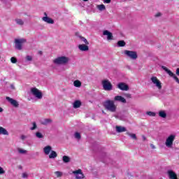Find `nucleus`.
I'll list each match as a JSON object with an SVG mask.
<instances>
[{
    "instance_id": "50",
    "label": "nucleus",
    "mask_w": 179,
    "mask_h": 179,
    "mask_svg": "<svg viewBox=\"0 0 179 179\" xmlns=\"http://www.w3.org/2000/svg\"><path fill=\"white\" fill-rule=\"evenodd\" d=\"M38 54L39 55H43V51H41V50L38 51Z\"/></svg>"
},
{
    "instance_id": "19",
    "label": "nucleus",
    "mask_w": 179,
    "mask_h": 179,
    "mask_svg": "<svg viewBox=\"0 0 179 179\" xmlns=\"http://www.w3.org/2000/svg\"><path fill=\"white\" fill-rule=\"evenodd\" d=\"M103 36H107L108 40H113V34L108 30H105L103 32Z\"/></svg>"
},
{
    "instance_id": "48",
    "label": "nucleus",
    "mask_w": 179,
    "mask_h": 179,
    "mask_svg": "<svg viewBox=\"0 0 179 179\" xmlns=\"http://www.w3.org/2000/svg\"><path fill=\"white\" fill-rule=\"evenodd\" d=\"M176 75L179 76V68L176 69Z\"/></svg>"
},
{
    "instance_id": "14",
    "label": "nucleus",
    "mask_w": 179,
    "mask_h": 179,
    "mask_svg": "<svg viewBox=\"0 0 179 179\" xmlns=\"http://www.w3.org/2000/svg\"><path fill=\"white\" fill-rule=\"evenodd\" d=\"M115 101H120V103H127V99L122 96H115L114 98Z\"/></svg>"
},
{
    "instance_id": "33",
    "label": "nucleus",
    "mask_w": 179,
    "mask_h": 179,
    "mask_svg": "<svg viewBox=\"0 0 179 179\" xmlns=\"http://www.w3.org/2000/svg\"><path fill=\"white\" fill-rule=\"evenodd\" d=\"M125 41H119L118 42H117V45H118V47H125Z\"/></svg>"
},
{
    "instance_id": "5",
    "label": "nucleus",
    "mask_w": 179,
    "mask_h": 179,
    "mask_svg": "<svg viewBox=\"0 0 179 179\" xmlns=\"http://www.w3.org/2000/svg\"><path fill=\"white\" fill-rule=\"evenodd\" d=\"M124 55H126V57H128V58H130V59L135 60L138 59V53L135 51L124 50Z\"/></svg>"
},
{
    "instance_id": "46",
    "label": "nucleus",
    "mask_w": 179,
    "mask_h": 179,
    "mask_svg": "<svg viewBox=\"0 0 179 179\" xmlns=\"http://www.w3.org/2000/svg\"><path fill=\"white\" fill-rule=\"evenodd\" d=\"M160 16H162L161 13H157V14H155V17H160Z\"/></svg>"
},
{
    "instance_id": "52",
    "label": "nucleus",
    "mask_w": 179,
    "mask_h": 179,
    "mask_svg": "<svg viewBox=\"0 0 179 179\" xmlns=\"http://www.w3.org/2000/svg\"><path fill=\"white\" fill-rule=\"evenodd\" d=\"M3 111V109L2 108H0V113H2Z\"/></svg>"
},
{
    "instance_id": "47",
    "label": "nucleus",
    "mask_w": 179,
    "mask_h": 179,
    "mask_svg": "<svg viewBox=\"0 0 179 179\" xmlns=\"http://www.w3.org/2000/svg\"><path fill=\"white\" fill-rule=\"evenodd\" d=\"M26 138H27V136H24V135L21 136V139H22V141H24V140L26 139Z\"/></svg>"
},
{
    "instance_id": "23",
    "label": "nucleus",
    "mask_w": 179,
    "mask_h": 179,
    "mask_svg": "<svg viewBox=\"0 0 179 179\" xmlns=\"http://www.w3.org/2000/svg\"><path fill=\"white\" fill-rule=\"evenodd\" d=\"M0 135H9V132H8V130H6V129L0 127Z\"/></svg>"
},
{
    "instance_id": "55",
    "label": "nucleus",
    "mask_w": 179,
    "mask_h": 179,
    "mask_svg": "<svg viewBox=\"0 0 179 179\" xmlns=\"http://www.w3.org/2000/svg\"><path fill=\"white\" fill-rule=\"evenodd\" d=\"M0 59H1V57H0Z\"/></svg>"
},
{
    "instance_id": "49",
    "label": "nucleus",
    "mask_w": 179,
    "mask_h": 179,
    "mask_svg": "<svg viewBox=\"0 0 179 179\" xmlns=\"http://www.w3.org/2000/svg\"><path fill=\"white\" fill-rule=\"evenodd\" d=\"M150 146H151L152 149H156V146H155V145L151 144Z\"/></svg>"
},
{
    "instance_id": "30",
    "label": "nucleus",
    "mask_w": 179,
    "mask_h": 179,
    "mask_svg": "<svg viewBox=\"0 0 179 179\" xmlns=\"http://www.w3.org/2000/svg\"><path fill=\"white\" fill-rule=\"evenodd\" d=\"M97 9L101 11L106 10V6H104V4L98 5Z\"/></svg>"
},
{
    "instance_id": "21",
    "label": "nucleus",
    "mask_w": 179,
    "mask_h": 179,
    "mask_svg": "<svg viewBox=\"0 0 179 179\" xmlns=\"http://www.w3.org/2000/svg\"><path fill=\"white\" fill-rule=\"evenodd\" d=\"M76 36H77V37H78V38H80L82 41H83V43H85V44H86L87 45H89V41H87V39H86L85 37L79 35V34H76Z\"/></svg>"
},
{
    "instance_id": "15",
    "label": "nucleus",
    "mask_w": 179,
    "mask_h": 179,
    "mask_svg": "<svg viewBox=\"0 0 179 179\" xmlns=\"http://www.w3.org/2000/svg\"><path fill=\"white\" fill-rule=\"evenodd\" d=\"M52 151V147H51L50 145H47L45 148H43V153H45V155H50V152H51Z\"/></svg>"
},
{
    "instance_id": "54",
    "label": "nucleus",
    "mask_w": 179,
    "mask_h": 179,
    "mask_svg": "<svg viewBox=\"0 0 179 179\" xmlns=\"http://www.w3.org/2000/svg\"><path fill=\"white\" fill-rule=\"evenodd\" d=\"M84 1V2H87V1H89V0H83Z\"/></svg>"
},
{
    "instance_id": "51",
    "label": "nucleus",
    "mask_w": 179,
    "mask_h": 179,
    "mask_svg": "<svg viewBox=\"0 0 179 179\" xmlns=\"http://www.w3.org/2000/svg\"><path fill=\"white\" fill-rule=\"evenodd\" d=\"M143 141H146V137H145V136H143Z\"/></svg>"
},
{
    "instance_id": "10",
    "label": "nucleus",
    "mask_w": 179,
    "mask_h": 179,
    "mask_svg": "<svg viewBox=\"0 0 179 179\" xmlns=\"http://www.w3.org/2000/svg\"><path fill=\"white\" fill-rule=\"evenodd\" d=\"M73 174L76 176V179H83L85 178V175L82 172L81 169H78L76 171H73Z\"/></svg>"
},
{
    "instance_id": "45",
    "label": "nucleus",
    "mask_w": 179,
    "mask_h": 179,
    "mask_svg": "<svg viewBox=\"0 0 179 179\" xmlns=\"http://www.w3.org/2000/svg\"><path fill=\"white\" fill-rule=\"evenodd\" d=\"M103 3H111V0H103Z\"/></svg>"
},
{
    "instance_id": "36",
    "label": "nucleus",
    "mask_w": 179,
    "mask_h": 179,
    "mask_svg": "<svg viewBox=\"0 0 179 179\" xmlns=\"http://www.w3.org/2000/svg\"><path fill=\"white\" fill-rule=\"evenodd\" d=\"M127 135L130 136L132 139H136V134H131V133L127 132Z\"/></svg>"
},
{
    "instance_id": "2",
    "label": "nucleus",
    "mask_w": 179,
    "mask_h": 179,
    "mask_svg": "<svg viewBox=\"0 0 179 179\" xmlns=\"http://www.w3.org/2000/svg\"><path fill=\"white\" fill-rule=\"evenodd\" d=\"M103 106L106 110H108V111H110V113H115L117 111V106L113 100L105 101L103 103Z\"/></svg>"
},
{
    "instance_id": "20",
    "label": "nucleus",
    "mask_w": 179,
    "mask_h": 179,
    "mask_svg": "<svg viewBox=\"0 0 179 179\" xmlns=\"http://www.w3.org/2000/svg\"><path fill=\"white\" fill-rule=\"evenodd\" d=\"M116 131L119 134H121V132H125L127 131V128L122 127V126H116Z\"/></svg>"
},
{
    "instance_id": "12",
    "label": "nucleus",
    "mask_w": 179,
    "mask_h": 179,
    "mask_svg": "<svg viewBox=\"0 0 179 179\" xmlns=\"http://www.w3.org/2000/svg\"><path fill=\"white\" fill-rule=\"evenodd\" d=\"M117 88L125 92L129 90V87H128V85L125 84L124 83H120L117 84Z\"/></svg>"
},
{
    "instance_id": "31",
    "label": "nucleus",
    "mask_w": 179,
    "mask_h": 179,
    "mask_svg": "<svg viewBox=\"0 0 179 179\" xmlns=\"http://www.w3.org/2000/svg\"><path fill=\"white\" fill-rule=\"evenodd\" d=\"M35 135H36V138H38V139H43V138H44V136L40 131H37L35 134Z\"/></svg>"
},
{
    "instance_id": "26",
    "label": "nucleus",
    "mask_w": 179,
    "mask_h": 179,
    "mask_svg": "<svg viewBox=\"0 0 179 179\" xmlns=\"http://www.w3.org/2000/svg\"><path fill=\"white\" fill-rule=\"evenodd\" d=\"M158 114H159V116L161 117V118L167 117V113H166L165 110H160Z\"/></svg>"
},
{
    "instance_id": "7",
    "label": "nucleus",
    "mask_w": 179,
    "mask_h": 179,
    "mask_svg": "<svg viewBox=\"0 0 179 179\" xmlns=\"http://www.w3.org/2000/svg\"><path fill=\"white\" fill-rule=\"evenodd\" d=\"M27 41L24 38L15 39V48L20 51L21 50H22V45L24 44V43H26Z\"/></svg>"
},
{
    "instance_id": "9",
    "label": "nucleus",
    "mask_w": 179,
    "mask_h": 179,
    "mask_svg": "<svg viewBox=\"0 0 179 179\" xmlns=\"http://www.w3.org/2000/svg\"><path fill=\"white\" fill-rule=\"evenodd\" d=\"M6 99L7 100V101L8 103H10V104H11V106H13L15 108H17V107H19V102H17V101L9 97V96H6Z\"/></svg>"
},
{
    "instance_id": "43",
    "label": "nucleus",
    "mask_w": 179,
    "mask_h": 179,
    "mask_svg": "<svg viewBox=\"0 0 179 179\" xmlns=\"http://www.w3.org/2000/svg\"><path fill=\"white\" fill-rule=\"evenodd\" d=\"M0 174H5V170H3V168L0 166Z\"/></svg>"
},
{
    "instance_id": "17",
    "label": "nucleus",
    "mask_w": 179,
    "mask_h": 179,
    "mask_svg": "<svg viewBox=\"0 0 179 179\" xmlns=\"http://www.w3.org/2000/svg\"><path fill=\"white\" fill-rule=\"evenodd\" d=\"M162 69L165 71V72H166V73H168V75H169V76H171V78H174V76H176V74H174L173 73H172L170 69H167V67L162 66Z\"/></svg>"
},
{
    "instance_id": "53",
    "label": "nucleus",
    "mask_w": 179,
    "mask_h": 179,
    "mask_svg": "<svg viewBox=\"0 0 179 179\" xmlns=\"http://www.w3.org/2000/svg\"><path fill=\"white\" fill-rule=\"evenodd\" d=\"M11 87H12L13 89H15V86H13V85H11Z\"/></svg>"
},
{
    "instance_id": "29",
    "label": "nucleus",
    "mask_w": 179,
    "mask_h": 179,
    "mask_svg": "<svg viewBox=\"0 0 179 179\" xmlns=\"http://www.w3.org/2000/svg\"><path fill=\"white\" fill-rule=\"evenodd\" d=\"M62 160H63L64 163H69V162H71V157H69L66 155H64L62 157Z\"/></svg>"
},
{
    "instance_id": "27",
    "label": "nucleus",
    "mask_w": 179,
    "mask_h": 179,
    "mask_svg": "<svg viewBox=\"0 0 179 179\" xmlns=\"http://www.w3.org/2000/svg\"><path fill=\"white\" fill-rule=\"evenodd\" d=\"M51 122H52L51 119H45L42 121V125H48V124H51Z\"/></svg>"
},
{
    "instance_id": "34",
    "label": "nucleus",
    "mask_w": 179,
    "mask_h": 179,
    "mask_svg": "<svg viewBox=\"0 0 179 179\" xmlns=\"http://www.w3.org/2000/svg\"><path fill=\"white\" fill-rule=\"evenodd\" d=\"M146 115H149L150 117H156V113L155 112H152V111L146 112Z\"/></svg>"
},
{
    "instance_id": "37",
    "label": "nucleus",
    "mask_w": 179,
    "mask_h": 179,
    "mask_svg": "<svg viewBox=\"0 0 179 179\" xmlns=\"http://www.w3.org/2000/svg\"><path fill=\"white\" fill-rule=\"evenodd\" d=\"M33 127L30 128L31 131H34V129H36L37 128V124L36 123V122H34L32 123Z\"/></svg>"
},
{
    "instance_id": "3",
    "label": "nucleus",
    "mask_w": 179,
    "mask_h": 179,
    "mask_svg": "<svg viewBox=\"0 0 179 179\" xmlns=\"http://www.w3.org/2000/svg\"><path fill=\"white\" fill-rule=\"evenodd\" d=\"M174 141H176V134H171L166 138L165 145L168 149H172Z\"/></svg>"
},
{
    "instance_id": "6",
    "label": "nucleus",
    "mask_w": 179,
    "mask_h": 179,
    "mask_svg": "<svg viewBox=\"0 0 179 179\" xmlns=\"http://www.w3.org/2000/svg\"><path fill=\"white\" fill-rule=\"evenodd\" d=\"M31 93L34 97L38 99V100H41V99H43V92L36 87L31 88Z\"/></svg>"
},
{
    "instance_id": "42",
    "label": "nucleus",
    "mask_w": 179,
    "mask_h": 179,
    "mask_svg": "<svg viewBox=\"0 0 179 179\" xmlns=\"http://www.w3.org/2000/svg\"><path fill=\"white\" fill-rule=\"evenodd\" d=\"M124 96L127 99H132V95L131 94H125Z\"/></svg>"
},
{
    "instance_id": "16",
    "label": "nucleus",
    "mask_w": 179,
    "mask_h": 179,
    "mask_svg": "<svg viewBox=\"0 0 179 179\" xmlns=\"http://www.w3.org/2000/svg\"><path fill=\"white\" fill-rule=\"evenodd\" d=\"M78 49L80 50V51H89V46L87 45L80 44L78 45Z\"/></svg>"
},
{
    "instance_id": "1",
    "label": "nucleus",
    "mask_w": 179,
    "mask_h": 179,
    "mask_svg": "<svg viewBox=\"0 0 179 179\" xmlns=\"http://www.w3.org/2000/svg\"><path fill=\"white\" fill-rule=\"evenodd\" d=\"M71 59L66 56H59L53 59L55 65H66L69 64Z\"/></svg>"
},
{
    "instance_id": "22",
    "label": "nucleus",
    "mask_w": 179,
    "mask_h": 179,
    "mask_svg": "<svg viewBox=\"0 0 179 179\" xmlns=\"http://www.w3.org/2000/svg\"><path fill=\"white\" fill-rule=\"evenodd\" d=\"M82 106V102L80 101H76L73 103V108H79Z\"/></svg>"
},
{
    "instance_id": "13",
    "label": "nucleus",
    "mask_w": 179,
    "mask_h": 179,
    "mask_svg": "<svg viewBox=\"0 0 179 179\" xmlns=\"http://www.w3.org/2000/svg\"><path fill=\"white\" fill-rule=\"evenodd\" d=\"M167 174L170 179H178L177 178V173H176L173 170H169L167 171Z\"/></svg>"
},
{
    "instance_id": "11",
    "label": "nucleus",
    "mask_w": 179,
    "mask_h": 179,
    "mask_svg": "<svg viewBox=\"0 0 179 179\" xmlns=\"http://www.w3.org/2000/svg\"><path fill=\"white\" fill-rule=\"evenodd\" d=\"M45 17H42V20L48 23V24H54V20L51 17H49L47 15V13H44Z\"/></svg>"
},
{
    "instance_id": "25",
    "label": "nucleus",
    "mask_w": 179,
    "mask_h": 179,
    "mask_svg": "<svg viewBox=\"0 0 179 179\" xmlns=\"http://www.w3.org/2000/svg\"><path fill=\"white\" fill-rule=\"evenodd\" d=\"M15 22L16 24H18L19 26H23L24 24V21L20 18H17L15 20Z\"/></svg>"
},
{
    "instance_id": "18",
    "label": "nucleus",
    "mask_w": 179,
    "mask_h": 179,
    "mask_svg": "<svg viewBox=\"0 0 179 179\" xmlns=\"http://www.w3.org/2000/svg\"><path fill=\"white\" fill-rule=\"evenodd\" d=\"M162 69L165 71V72H166V73H168V75H169V76H171V78H174V76H176V74H174L173 73H172L170 69H167V67L162 66Z\"/></svg>"
},
{
    "instance_id": "41",
    "label": "nucleus",
    "mask_w": 179,
    "mask_h": 179,
    "mask_svg": "<svg viewBox=\"0 0 179 179\" xmlns=\"http://www.w3.org/2000/svg\"><path fill=\"white\" fill-rule=\"evenodd\" d=\"M25 59L26 61H33V57L30 55H27L26 57H25Z\"/></svg>"
},
{
    "instance_id": "39",
    "label": "nucleus",
    "mask_w": 179,
    "mask_h": 179,
    "mask_svg": "<svg viewBox=\"0 0 179 179\" xmlns=\"http://www.w3.org/2000/svg\"><path fill=\"white\" fill-rule=\"evenodd\" d=\"M55 174L57 176V177L59 178V177H62V172L61 171H55Z\"/></svg>"
},
{
    "instance_id": "35",
    "label": "nucleus",
    "mask_w": 179,
    "mask_h": 179,
    "mask_svg": "<svg viewBox=\"0 0 179 179\" xmlns=\"http://www.w3.org/2000/svg\"><path fill=\"white\" fill-rule=\"evenodd\" d=\"M74 138H76V139H78V141L82 138V136H80V134L79 132H76L74 134Z\"/></svg>"
},
{
    "instance_id": "40",
    "label": "nucleus",
    "mask_w": 179,
    "mask_h": 179,
    "mask_svg": "<svg viewBox=\"0 0 179 179\" xmlns=\"http://www.w3.org/2000/svg\"><path fill=\"white\" fill-rule=\"evenodd\" d=\"M10 62H12V64H16V62H17V59H16V57H11L10 58Z\"/></svg>"
},
{
    "instance_id": "8",
    "label": "nucleus",
    "mask_w": 179,
    "mask_h": 179,
    "mask_svg": "<svg viewBox=\"0 0 179 179\" xmlns=\"http://www.w3.org/2000/svg\"><path fill=\"white\" fill-rule=\"evenodd\" d=\"M150 80L159 90H162V82L159 79H157V77L156 76H152L150 78Z\"/></svg>"
},
{
    "instance_id": "44",
    "label": "nucleus",
    "mask_w": 179,
    "mask_h": 179,
    "mask_svg": "<svg viewBox=\"0 0 179 179\" xmlns=\"http://www.w3.org/2000/svg\"><path fill=\"white\" fill-rule=\"evenodd\" d=\"M173 78L176 80V82L179 84V79H178V78L177 76H176V75Z\"/></svg>"
},
{
    "instance_id": "24",
    "label": "nucleus",
    "mask_w": 179,
    "mask_h": 179,
    "mask_svg": "<svg viewBox=\"0 0 179 179\" xmlns=\"http://www.w3.org/2000/svg\"><path fill=\"white\" fill-rule=\"evenodd\" d=\"M58 154H57V152L52 150L50 152V154L49 155V159H55L57 157Z\"/></svg>"
},
{
    "instance_id": "32",
    "label": "nucleus",
    "mask_w": 179,
    "mask_h": 179,
    "mask_svg": "<svg viewBox=\"0 0 179 179\" xmlns=\"http://www.w3.org/2000/svg\"><path fill=\"white\" fill-rule=\"evenodd\" d=\"M17 151L20 155H26V153H27V150H23L22 148H18Z\"/></svg>"
},
{
    "instance_id": "4",
    "label": "nucleus",
    "mask_w": 179,
    "mask_h": 179,
    "mask_svg": "<svg viewBox=\"0 0 179 179\" xmlns=\"http://www.w3.org/2000/svg\"><path fill=\"white\" fill-rule=\"evenodd\" d=\"M101 85L103 90L106 92H111L113 90V84L108 80H103L101 81Z\"/></svg>"
},
{
    "instance_id": "28",
    "label": "nucleus",
    "mask_w": 179,
    "mask_h": 179,
    "mask_svg": "<svg viewBox=\"0 0 179 179\" xmlns=\"http://www.w3.org/2000/svg\"><path fill=\"white\" fill-rule=\"evenodd\" d=\"M73 85L75 87H80V86H82V83L79 80H76L73 82Z\"/></svg>"
},
{
    "instance_id": "38",
    "label": "nucleus",
    "mask_w": 179,
    "mask_h": 179,
    "mask_svg": "<svg viewBox=\"0 0 179 179\" xmlns=\"http://www.w3.org/2000/svg\"><path fill=\"white\" fill-rule=\"evenodd\" d=\"M22 178H29V173L27 172H24L22 173Z\"/></svg>"
}]
</instances>
